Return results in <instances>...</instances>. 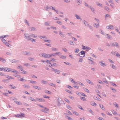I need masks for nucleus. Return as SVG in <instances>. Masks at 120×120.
Masks as SVG:
<instances>
[{"label": "nucleus", "mask_w": 120, "mask_h": 120, "mask_svg": "<svg viewBox=\"0 0 120 120\" xmlns=\"http://www.w3.org/2000/svg\"><path fill=\"white\" fill-rule=\"evenodd\" d=\"M9 72H13L15 73V74L14 75L15 77H17L19 76V75H18L19 72L16 70H15L12 69H11V71Z\"/></svg>", "instance_id": "nucleus-1"}, {"label": "nucleus", "mask_w": 120, "mask_h": 120, "mask_svg": "<svg viewBox=\"0 0 120 120\" xmlns=\"http://www.w3.org/2000/svg\"><path fill=\"white\" fill-rule=\"evenodd\" d=\"M4 71L8 72L11 71V68H0V71Z\"/></svg>", "instance_id": "nucleus-2"}, {"label": "nucleus", "mask_w": 120, "mask_h": 120, "mask_svg": "<svg viewBox=\"0 0 120 120\" xmlns=\"http://www.w3.org/2000/svg\"><path fill=\"white\" fill-rule=\"evenodd\" d=\"M25 36L27 38V39L28 40H30L31 41L33 42H35V40L31 38L30 39V37L27 34H25Z\"/></svg>", "instance_id": "nucleus-3"}, {"label": "nucleus", "mask_w": 120, "mask_h": 120, "mask_svg": "<svg viewBox=\"0 0 120 120\" xmlns=\"http://www.w3.org/2000/svg\"><path fill=\"white\" fill-rule=\"evenodd\" d=\"M114 26L112 25L108 26L106 27L107 29L110 30L113 29Z\"/></svg>", "instance_id": "nucleus-4"}, {"label": "nucleus", "mask_w": 120, "mask_h": 120, "mask_svg": "<svg viewBox=\"0 0 120 120\" xmlns=\"http://www.w3.org/2000/svg\"><path fill=\"white\" fill-rule=\"evenodd\" d=\"M8 35H4L3 36V37H2L3 38L1 39V40L2 41V42H3L4 43H5V42H6V41L3 38H5L6 37H8Z\"/></svg>", "instance_id": "nucleus-5"}, {"label": "nucleus", "mask_w": 120, "mask_h": 120, "mask_svg": "<svg viewBox=\"0 0 120 120\" xmlns=\"http://www.w3.org/2000/svg\"><path fill=\"white\" fill-rule=\"evenodd\" d=\"M88 59L90 60V61H89L90 64H93L94 63L93 61L92 60V58L89 57H88Z\"/></svg>", "instance_id": "nucleus-6"}, {"label": "nucleus", "mask_w": 120, "mask_h": 120, "mask_svg": "<svg viewBox=\"0 0 120 120\" xmlns=\"http://www.w3.org/2000/svg\"><path fill=\"white\" fill-rule=\"evenodd\" d=\"M43 108L44 109H42L41 110L42 112H47L49 110V109L46 108L44 107H43Z\"/></svg>", "instance_id": "nucleus-7"}, {"label": "nucleus", "mask_w": 120, "mask_h": 120, "mask_svg": "<svg viewBox=\"0 0 120 120\" xmlns=\"http://www.w3.org/2000/svg\"><path fill=\"white\" fill-rule=\"evenodd\" d=\"M37 100L40 102H42V101H45L44 99H42L41 98H36Z\"/></svg>", "instance_id": "nucleus-8"}, {"label": "nucleus", "mask_w": 120, "mask_h": 120, "mask_svg": "<svg viewBox=\"0 0 120 120\" xmlns=\"http://www.w3.org/2000/svg\"><path fill=\"white\" fill-rule=\"evenodd\" d=\"M51 60H47L46 61V62L50 64L49 65V66L50 67H51L52 65L51 64Z\"/></svg>", "instance_id": "nucleus-9"}, {"label": "nucleus", "mask_w": 120, "mask_h": 120, "mask_svg": "<svg viewBox=\"0 0 120 120\" xmlns=\"http://www.w3.org/2000/svg\"><path fill=\"white\" fill-rule=\"evenodd\" d=\"M105 36L107 38L109 39H111L112 38V37L111 36L108 34H106L105 35Z\"/></svg>", "instance_id": "nucleus-10"}, {"label": "nucleus", "mask_w": 120, "mask_h": 120, "mask_svg": "<svg viewBox=\"0 0 120 120\" xmlns=\"http://www.w3.org/2000/svg\"><path fill=\"white\" fill-rule=\"evenodd\" d=\"M54 56V55H53V54L51 55H47V56H46V58H49L50 57H51L52 56Z\"/></svg>", "instance_id": "nucleus-11"}, {"label": "nucleus", "mask_w": 120, "mask_h": 120, "mask_svg": "<svg viewBox=\"0 0 120 120\" xmlns=\"http://www.w3.org/2000/svg\"><path fill=\"white\" fill-rule=\"evenodd\" d=\"M15 102L18 105H21L22 104V103L18 101H15Z\"/></svg>", "instance_id": "nucleus-12"}, {"label": "nucleus", "mask_w": 120, "mask_h": 120, "mask_svg": "<svg viewBox=\"0 0 120 120\" xmlns=\"http://www.w3.org/2000/svg\"><path fill=\"white\" fill-rule=\"evenodd\" d=\"M112 45L113 46H116L117 47L118 46V43H117L115 42L114 43H112Z\"/></svg>", "instance_id": "nucleus-13"}, {"label": "nucleus", "mask_w": 120, "mask_h": 120, "mask_svg": "<svg viewBox=\"0 0 120 120\" xmlns=\"http://www.w3.org/2000/svg\"><path fill=\"white\" fill-rule=\"evenodd\" d=\"M99 63L101 64H100L103 67H104L105 66V64L102 63V61H101L99 62Z\"/></svg>", "instance_id": "nucleus-14"}, {"label": "nucleus", "mask_w": 120, "mask_h": 120, "mask_svg": "<svg viewBox=\"0 0 120 120\" xmlns=\"http://www.w3.org/2000/svg\"><path fill=\"white\" fill-rule=\"evenodd\" d=\"M7 78L9 79H14L13 77L9 75L8 76Z\"/></svg>", "instance_id": "nucleus-15"}, {"label": "nucleus", "mask_w": 120, "mask_h": 120, "mask_svg": "<svg viewBox=\"0 0 120 120\" xmlns=\"http://www.w3.org/2000/svg\"><path fill=\"white\" fill-rule=\"evenodd\" d=\"M33 87L36 89H37L38 90L41 89V88L39 87H38L37 86H33Z\"/></svg>", "instance_id": "nucleus-16"}, {"label": "nucleus", "mask_w": 120, "mask_h": 120, "mask_svg": "<svg viewBox=\"0 0 120 120\" xmlns=\"http://www.w3.org/2000/svg\"><path fill=\"white\" fill-rule=\"evenodd\" d=\"M70 80H71V81L72 82V83H76V82L72 78H70Z\"/></svg>", "instance_id": "nucleus-17"}, {"label": "nucleus", "mask_w": 120, "mask_h": 120, "mask_svg": "<svg viewBox=\"0 0 120 120\" xmlns=\"http://www.w3.org/2000/svg\"><path fill=\"white\" fill-rule=\"evenodd\" d=\"M87 82L88 83L91 84L92 85H93L94 84L93 83L90 81L89 80H87Z\"/></svg>", "instance_id": "nucleus-18"}, {"label": "nucleus", "mask_w": 120, "mask_h": 120, "mask_svg": "<svg viewBox=\"0 0 120 120\" xmlns=\"http://www.w3.org/2000/svg\"><path fill=\"white\" fill-rule=\"evenodd\" d=\"M80 99L82 100L83 101H86V98L83 97H81L80 98Z\"/></svg>", "instance_id": "nucleus-19"}, {"label": "nucleus", "mask_w": 120, "mask_h": 120, "mask_svg": "<svg viewBox=\"0 0 120 120\" xmlns=\"http://www.w3.org/2000/svg\"><path fill=\"white\" fill-rule=\"evenodd\" d=\"M88 111L90 112V113H91L92 114H93V111L91 110L90 109L88 108Z\"/></svg>", "instance_id": "nucleus-20"}, {"label": "nucleus", "mask_w": 120, "mask_h": 120, "mask_svg": "<svg viewBox=\"0 0 120 120\" xmlns=\"http://www.w3.org/2000/svg\"><path fill=\"white\" fill-rule=\"evenodd\" d=\"M4 44L6 45L8 47L10 46L11 45L9 43L6 42H5Z\"/></svg>", "instance_id": "nucleus-21"}, {"label": "nucleus", "mask_w": 120, "mask_h": 120, "mask_svg": "<svg viewBox=\"0 0 120 120\" xmlns=\"http://www.w3.org/2000/svg\"><path fill=\"white\" fill-rule=\"evenodd\" d=\"M100 107L103 110H104L105 109L104 107L102 105L100 104L99 105Z\"/></svg>", "instance_id": "nucleus-22"}, {"label": "nucleus", "mask_w": 120, "mask_h": 120, "mask_svg": "<svg viewBox=\"0 0 120 120\" xmlns=\"http://www.w3.org/2000/svg\"><path fill=\"white\" fill-rule=\"evenodd\" d=\"M91 105L93 106H96V104L94 102H92Z\"/></svg>", "instance_id": "nucleus-23"}, {"label": "nucleus", "mask_w": 120, "mask_h": 120, "mask_svg": "<svg viewBox=\"0 0 120 120\" xmlns=\"http://www.w3.org/2000/svg\"><path fill=\"white\" fill-rule=\"evenodd\" d=\"M67 108L69 109H72V108L69 105H68L67 106Z\"/></svg>", "instance_id": "nucleus-24"}, {"label": "nucleus", "mask_w": 120, "mask_h": 120, "mask_svg": "<svg viewBox=\"0 0 120 120\" xmlns=\"http://www.w3.org/2000/svg\"><path fill=\"white\" fill-rule=\"evenodd\" d=\"M45 93L49 94H51V92L47 90H45Z\"/></svg>", "instance_id": "nucleus-25"}, {"label": "nucleus", "mask_w": 120, "mask_h": 120, "mask_svg": "<svg viewBox=\"0 0 120 120\" xmlns=\"http://www.w3.org/2000/svg\"><path fill=\"white\" fill-rule=\"evenodd\" d=\"M42 56L43 57L45 58L46 57V56H47V55L45 53H42Z\"/></svg>", "instance_id": "nucleus-26"}, {"label": "nucleus", "mask_w": 120, "mask_h": 120, "mask_svg": "<svg viewBox=\"0 0 120 120\" xmlns=\"http://www.w3.org/2000/svg\"><path fill=\"white\" fill-rule=\"evenodd\" d=\"M80 53L81 54L83 55H84L85 54V52L83 51H81L80 52Z\"/></svg>", "instance_id": "nucleus-27"}, {"label": "nucleus", "mask_w": 120, "mask_h": 120, "mask_svg": "<svg viewBox=\"0 0 120 120\" xmlns=\"http://www.w3.org/2000/svg\"><path fill=\"white\" fill-rule=\"evenodd\" d=\"M112 67L113 69H115L116 68V66L114 64H112Z\"/></svg>", "instance_id": "nucleus-28"}, {"label": "nucleus", "mask_w": 120, "mask_h": 120, "mask_svg": "<svg viewBox=\"0 0 120 120\" xmlns=\"http://www.w3.org/2000/svg\"><path fill=\"white\" fill-rule=\"evenodd\" d=\"M66 58V56H64L63 55H62L60 56V58L63 59H65Z\"/></svg>", "instance_id": "nucleus-29"}, {"label": "nucleus", "mask_w": 120, "mask_h": 120, "mask_svg": "<svg viewBox=\"0 0 120 120\" xmlns=\"http://www.w3.org/2000/svg\"><path fill=\"white\" fill-rule=\"evenodd\" d=\"M73 113L74 114H75L76 115L78 116L79 115L78 113L75 111H73Z\"/></svg>", "instance_id": "nucleus-30"}, {"label": "nucleus", "mask_w": 120, "mask_h": 120, "mask_svg": "<svg viewBox=\"0 0 120 120\" xmlns=\"http://www.w3.org/2000/svg\"><path fill=\"white\" fill-rule=\"evenodd\" d=\"M31 36L33 37L34 38H36L37 37V36H36L35 35L32 34L31 35Z\"/></svg>", "instance_id": "nucleus-31"}, {"label": "nucleus", "mask_w": 120, "mask_h": 120, "mask_svg": "<svg viewBox=\"0 0 120 120\" xmlns=\"http://www.w3.org/2000/svg\"><path fill=\"white\" fill-rule=\"evenodd\" d=\"M79 49H75V52L76 53H78V52H79Z\"/></svg>", "instance_id": "nucleus-32"}, {"label": "nucleus", "mask_w": 120, "mask_h": 120, "mask_svg": "<svg viewBox=\"0 0 120 120\" xmlns=\"http://www.w3.org/2000/svg\"><path fill=\"white\" fill-rule=\"evenodd\" d=\"M55 72L56 73H57L58 74H59L60 73V71L56 69Z\"/></svg>", "instance_id": "nucleus-33"}, {"label": "nucleus", "mask_w": 120, "mask_h": 120, "mask_svg": "<svg viewBox=\"0 0 120 120\" xmlns=\"http://www.w3.org/2000/svg\"><path fill=\"white\" fill-rule=\"evenodd\" d=\"M21 71H22L21 73H22L25 74L26 73V71H25L24 70H22Z\"/></svg>", "instance_id": "nucleus-34"}, {"label": "nucleus", "mask_w": 120, "mask_h": 120, "mask_svg": "<svg viewBox=\"0 0 120 120\" xmlns=\"http://www.w3.org/2000/svg\"><path fill=\"white\" fill-rule=\"evenodd\" d=\"M105 18H106L107 17H108L110 18H111V16L110 15L108 14H106L105 16Z\"/></svg>", "instance_id": "nucleus-35"}, {"label": "nucleus", "mask_w": 120, "mask_h": 120, "mask_svg": "<svg viewBox=\"0 0 120 120\" xmlns=\"http://www.w3.org/2000/svg\"><path fill=\"white\" fill-rule=\"evenodd\" d=\"M10 86L11 87V88H12L14 89H15L16 88V87L15 86H12L11 85H10Z\"/></svg>", "instance_id": "nucleus-36"}, {"label": "nucleus", "mask_w": 120, "mask_h": 120, "mask_svg": "<svg viewBox=\"0 0 120 120\" xmlns=\"http://www.w3.org/2000/svg\"><path fill=\"white\" fill-rule=\"evenodd\" d=\"M41 82L43 83L44 84H46L47 83V82L46 81L42 80Z\"/></svg>", "instance_id": "nucleus-37"}, {"label": "nucleus", "mask_w": 120, "mask_h": 120, "mask_svg": "<svg viewBox=\"0 0 120 120\" xmlns=\"http://www.w3.org/2000/svg\"><path fill=\"white\" fill-rule=\"evenodd\" d=\"M94 26L97 27L99 26V24L98 23L97 25H96L95 23L94 25Z\"/></svg>", "instance_id": "nucleus-38"}, {"label": "nucleus", "mask_w": 120, "mask_h": 120, "mask_svg": "<svg viewBox=\"0 0 120 120\" xmlns=\"http://www.w3.org/2000/svg\"><path fill=\"white\" fill-rule=\"evenodd\" d=\"M23 86L25 88H29V86H28L26 85H25Z\"/></svg>", "instance_id": "nucleus-39"}, {"label": "nucleus", "mask_w": 120, "mask_h": 120, "mask_svg": "<svg viewBox=\"0 0 120 120\" xmlns=\"http://www.w3.org/2000/svg\"><path fill=\"white\" fill-rule=\"evenodd\" d=\"M84 90L86 92H87L88 93H89V90H88V89H87L86 88H84Z\"/></svg>", "instance_id": "nucleus-40"}, {"label": "nucleus", "mask_w": 120, "mask_h": 120, "mask_svg": "<svg viewBox=\"0 0 120 120\" xmlns=\"http://www.w3.org/2000/svg\"><path fill=\"white\" fill-rule=\"evenodd\" d=\"M111 89L114 92H116V90L115 89L112 88H111Z\"/></svg>", "instance_id": "nucleus-41"}, {"label": "nucleus", "mask_w": 120, "mask_h": 120, "mask_svg": "<svg viewBox=\"0 0 120 120\" xmlns=\"http://www.w3.org/2000/svg\"><path fill=\"white\" fill-rule=\"evenodd\" d=\"M60 54V52H57L55 53L54 54H53V55H59Z\"/></svg>", "instance_id": "nucleus-42"}, {"label": "nucleus", "mask_w": 120, "mask_h": 120, "mask_svg": "<svg viewBox=\"0 0 120 120\" xmlns=\"http://www.w3.org/2000/svg\"><path fill=\"white\" fill-rule=\"evenodd\" d=\"M98 81L99 82L100 84H102L103 83V82L101 80H98Z\"/></svg>", "instance_id": "nucleus-43"}, {"label": "nucleus", "mask_w": 120, "mask_h": 120, "mask_svg": "<svg viewBox=\"0 0 120 120\" xmlns=\"http://www.w3.org/2000/svg\"><path fill=\"white\" fill-rule=\"evenodd\" d=\"M44 98H50V97L48 96L45 95L43 97Z\"/></svg>", "instance_id": "nucleus-44"}, {"label": "nucleus", "mask_w": 120, "mask_h": 120, "mask_svg": "<svg viewBox=\"0 0 120 120\" xmlns=\"http://www.w3.org/2000/svg\"><path fill=\"white\" fill-rule=\"evenodd\" d=\"M16 62V61L15 59H13L12 60V63H15Z\"/></svg>", "instance_id": "nucleus-45"}, {"label": "nucleus", "mask_w": 120, "mask_h": 120, "mask_svg": "<svg viewBox=\"0 0 120 120\" xmlns=\"http://www.w3.org/2000/svg\"><path fill=\"white\" fill-rule=\"evenodd\" d=\"M90 47H86V49L87 50H89L90 49Z\"/></svg>", "instance_id": "nucleus-46"}, {"label": "nucleus", "mask_w": 120, "mask_h": 120, "mask_svg": "<svg viewBox=\"0 0 120 120\" xmlns=\"http://www.w3.org/2000/svg\"><path fill=\"white\" fill-rule=\"evenodd\" d=\"M25 114H24L22 113L21 115H20V117H24Z\"/></svg>", "instance_id": "nucleus-47"}, {"label": "nucleus", "mask_w": 120, "mask_h": 120, "mask_svg": "<svg viewBox=\"0 0 120 120\" xmlns=\"http://www.w3.org/2000/svg\"><path fill=\"white\" fill-rule=\"evenodd\" d=\"M44 41L45 42H48V43H49L50 42V40H44Z\"/></svg>", "instance_id": "nucleus-48"}, {"label": "nucleus", "mask_w": 120, "mask_h": 120, "mask_svg": "<svg viewBox=\"0 0 120 120\" xmlns=\"http://www.w3.org/2000/svg\"><path fill=\"white\" fill-rule=\"evenodd\" d=\"M30 99L33 101H35V100L33 98L30 97Z\"/></svg>", "instance_id": "nucleus-49"}, {"label": "nucleus", "mask_w": 120, "mask_h": 120, "mask_svg": "<svg viewBox=\"0 0 120 120\" xmlns=\"http://www.w3.org/2000/svg\"><path fill=\"white\" fill-rule=\"evenodd\" d=\"M112 112L113 114L114 115H116L117 114V113L116 112L114 111H112Z\"/></svg>", "instance_id": "nucleus-50"}, {"label": "nucleus", "mask_w": 120, "mask_h": 120, "mask_svg": "<svg viewBox=\"0 0 120 120\" xmlns=\"http://www.w3.org/2000/svg\"><path fill=\"white\" fill-rule=\"evenodd\" d=\"M52 50L53 51H57V49L56 48H52Z\"/></svg>", "instance_id": "nucleus-51"}, {"label": "nucleus", "mask_w": 120, "mask_h": 120, "mask_svg": "<svg viewBox=\"0 0 120 120\" xmlns=\"http://www.w3.org/2000/svg\"><path fill=\"white\" fill-rule=\"evenodd\" d=\"M36 30V28H35L32 27L31 28V31H34Z\"/></svg>", "instance_id": "nucleus-52"}, {"label": "nucleus", "mask_w": 120, "mask_h": 120, "mask_svg": "<svg viewBox=\"0 0 120 120\" xmlns=\"http://www.w3.org/2000/svg\"><path fill=\"white\" fill-rule=\"evenodd\" d=\"M78 108L80 109H82V110H83V109L82 108V107L80 106H78Z\"/></svg>", "instance_id": "nucleus-53"}, {"label": "nucleus", "mask_w": 120, "mask_h": 120, "mask_svg": "<svg viewBox=\"0 0 120 120\" xmlns=\"http://www.w3.org/2000/svg\"><path fill=\"white\" fill-rule=\"evenodd\" d=\"M67 118L69 120H73L71 118L69 117H67Z\"/></svg>", "instance_id": "nucleus-54"}, {"label": "nucleus", "mask_w": 120, "mask_h": 120, "mask_svg": "<svg viewBox=\"0 0 120 120\" xmlns=\"http://www.w3.org/2000/svg\"><path fill=\"white\" fill-rule=\"evenodd\" d=\"M82 49H86V47L83 45H82Z\"/></svg>", "instance_id": "nucleus-55"}, {"label": "nucleus", "mask_w": 120, "mask_h": 120, "mask_svg": "<svg viewBox=\"0 0 120 120\" xmlns=\"http://www.w3.org/2000/svg\"><path fill=\"white\" fill-rule=\"evenodd\" d=\"M0 60L2 62H4L5 61V60L3 58H0Z\"/></svg>", "instance_id": "nucleus-56"}, {"label": "nucleus", "mask_w": 120, "mask_h": 120, "mask_svg": "<svg viewBox=\"0 0 120 120\" xmlns=\"http://www.w3.org/2000/svg\"><path fill=\"white\" fill-rule=\"evenodd\" d=\"M65 100L68 103H70V101H69V100L66 98L65 99Z\"/></svg>", "instance_id": "nucleus-57"}, {"label": "nucleus", "mask_w": 120, "mask_h": 120, "mask_svg": "<svg viewBox=\"0 0 120 120\" xmlns=\"http://www.w3.org/2000/svg\"><path fill=\"white\" fill-rule=\"evenodd\" d=\"M114 105H115V106L117 108H118V105L116 103H114Z\"/></svg>", "instance_id": "nucleus-58"}, {"label": "nucleus", "mask_w": 120, "mask_h": 120, "mask_svg": "<svg viewBox=\"0 0 120 120\" xmlns=\"http://www.w3.org/2000/svg\"><path fill=\"white\" fill-rule=\"evenodd\" d=\"M116 55L117 57H119V56H120V54L118 52L116 53Z\"/></svg>", "instance_id": "nucleus-59"}, {"label": "nucleus", "mask_w": 120, "mask_h": 120, "mask_svg": "<svg viewBox=\"0 0 120 120\" xmlns=\"http://www.w3.org/2000/svg\"><path fill=\"white\" fill-rule=\"evenodd\" d=\"M64 1L65 2L68 3H69L70 2L69 0H64Z\"/></svg>", "instance_id": "nucleus-60"}, {"label": "nucleus", "mask_w": 120, "mask_h": 120, "mask_svg": "<svg viewBox=\"0 0 120 120\" xmlns=\"http://www.w3.org/2000/svg\"><path fill=\"white\" fill-rule=\"evenodd\" d=\"M49 85H50V86H54V85L52 83H50Z\"/></svg>", "instance_id": "nucleus-61"}, {"label": "nucleus", "mask_w": 120, "mask_h": 120, "mask_svg": "<svg viewBox=\"0 0 120 120\" xmlns=\"http://www.w3.org/2000/svg\"><path fill=\"white\" fill-rule=\"evenodd\" d=\"M106 114L108 115H109L110 116L112 115V114H110L109 112H106Z\"/></svg>", "instance_id": "nucleus-62"}, {"label": "nucleus", "mask_w": 120, "mask_h": 120, "mask_svg": "<svg viewBox=\"0 0 120 120\" xmlns=\"http://www.w3.org/2000/svg\"><path fill=\"white\" fill-rule=\"evenodd\" d=\"M50 8L48 6H47V7H46L45 8V10H47L48 9H49Z\"/></svg>", "instance_id": "nucleus-63"}, {"label": "nucleus", "mask_w": 120, "mask_h": 120, "mask_svg": "<svg viewBox=\"0 0 120 120\" xmlns=\"http://www.w3.org/2000/svg\"><path fill=\"white\" fill-rule=\"evenodd\" d=\"M99 120H104V119L101 117H99Z\"/></svg>", "instance_id": "nucleus-64"}]
</instances>
